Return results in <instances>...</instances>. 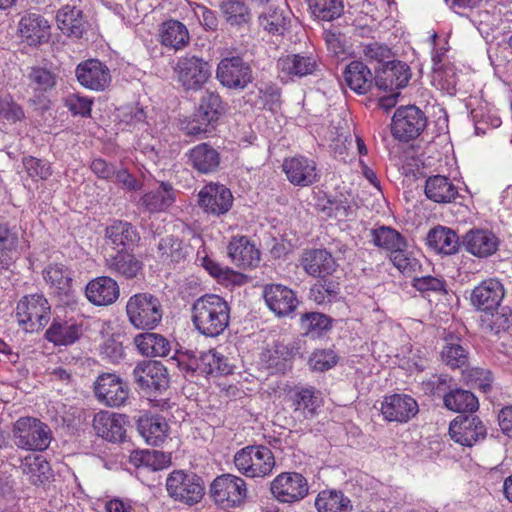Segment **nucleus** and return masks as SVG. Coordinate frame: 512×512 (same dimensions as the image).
<instances>
[{
	"mask_svg": "<svg viewBox=\"0 0 512 512\" xmlns=\"http://www.w3.org/2000/svg\"><path fill=\"white\" fill-rule=\"evenodd\" d=\"M301 328L305 335L319 336L322 332L331 328V320L328 316L319 312H308L301 316Z\"/></svg>",
	"mask_w": 512,
	"mask_h": 512,
	"instance_id": "nucleus-54",
	"label": "nucleus"
},
{
	"mask_svg": "<svg viewBox=\"0 0 512 512\" xmlns=\"http://www.w3.org/2000/svg\"><path fill=\"white\" fill-rule=\"evenodd\" d=\"M410 78V67L400 60H392L383 64L376 72L374 82L380 90L393 92L404 88Z\"/></svg>",
	"mask_w": 512,
	"mask_h": 512,
	"instance_id": "nucleus-19",
	"label": "nucleus"
},
{
	"mask_svg": "<svg viewBox=\"0 0 512 512\" xmlns=\"http://www.w3.org/2000/svg\"><path fill=\"white\" fill-rule=\"evenodd\" d=\"M223 112L224 106L220 95L213 91H205L192 121L186 127L187 134L200 135L209 132V126L217 122Z\"/></svg>",
	"mask_w": 512,
	"mask_h": 512,
	"instance_id": "nucleus-10",
	"label": "nucleus"
},
{
	"mask_svg": "<svg viewBox=\"0 0 512 512\" xmlns=\"http://www.w3.org/2000/svg\"><path fill=\"white\" fill-rule=\"evenodd\" d=\"M105 237L113 249L128 251L138 245L140 234L137 229L127 221L114 220L105 229Z\"/></svg>",
	"mask_w": 512,
	"mask_h": 512,
	"instance_id": "nucleus-29",
	"label": "nucleus"
},
{
	"mask_svg": "<svg viewBox=\"0 0 512 512\" xmlns=\"http://www.w3.org/2000/svg\"><path fill=\"white\" fill-rule=\"evenodd\" d=\"M412 286L421 293L446 294V282L442 278L431 275L414 277Z\"/></svg>",
	"mask_w": 512,
	"mask_h": 512,
	"instance_id": "nucleus-60",
	"label": "nucleus"
},
{
	"mask_svg": "<svg viewBox=\"0 0 512 512\" xmlns=\"http://www.w3.org/2000/svg\"><path fill=\"white\" fill-rule=\"evenodd\" d=\"M282 168L289 182L295 186L307 187L319 179L316 163L304 156L285 159Z\"/></svg>",
	"mask_w": 512,
	"mask_h": 512,
	"instance_id": "nucleus-21",
	"label": "nucleus"
},
{
	"mask_svg": "<svg viewBox=\"0 0 512 512\" xmlns=\"http://www.w3.org/2000/svg\"><path fill=\"white\" fill-rule=\"evenodd\" d=\"M239 473L249 478H264L275 467V457L265 445H248L238 450L233 458Z\"/></svg>",
	"mask_w": 512,
	"mask_h": 512,
	"instance_id": "nucleus-4",
	"label": "nucleus"
},
{
	"mask_svg": "<svg viewBox=\"0 0 512 512\" xmlns=\"http://www.w3.org/2000/svg\"><path fill=\"white\" fill-rule=\"evenodd\" d=\"M15 317L25 332H39L50 321L51 305L43 293L28 294L17 302Z\"/></svg>",
	"mask_w": 512,
	"mask_h": 512,
	"instance_id": "nucleus-3",
	"label": "nucleus"
},
{
	"mask_svg": "<svg viewBox=\"0 0 512 512\" xmlns=\"http://www.w3.org/2000/svg\"><path fill=\"white\" fill-rule=\"evenodd\" d=\"M73 273L63 264H50L43 271L45 282L59 296H70L73 293Z\"/></svg>",
	"mask_w": 512,
	"mask_h": 512,
	"instance_id": "nucleus-36",
	"label": "nucleus"
},
{
	"mask_svg": "<svg viewBox=\"0 0 512 512\" xmlns=\"http://www.w3.org/2000/svg\"><path fill=\"white\" fill-rule=\"evenodd\" d=\"M390 260L393 265L404 275L412 276L420 270V261L415 257L412 251L405 248H400L397 252L390 255Z\"/></svg>",
	"mask_w": 512,
	"mask_h": 512,
	"instance_id": "nucleus-57",
	"label": "nucleus"
},
{
	"mask_svg": "<svg viewBox=\"0 0 512 512\" xmlns=\"http://www.w3.org/2000/svg\"><path fill=\"white\" fill-rule=\"evenodd\" d=\"M291 400L294 411H302L305 417H313L321 404L320 392L314 387L296 388Z\"/></svg>",
	"mask_w": 512,
	"mask_h": 512,
	"instance_id": "nucleus-48",
	"label": "nucleus"
},
{
	"mask_svg": "<svg viewBox=\"0 0 512 512\" xmlns=\"http://www.w3.org/2000/svg\"><path fill=\"white\" fill-rule=\"evenodd\" d=\"M504 297V287L497 279H487L476 286L471 294V303L485 313L500 306Z\"/></svg>",
	"mask_w": 512,
	"mask_h": 512,
	"instance_id": "nucleus-27",
	"label": "nucleus"
},
{
	"mask_svg": "<svg viewBox=\"0 0 512 512\" xmlns=\"http://www.w3.org/2000/svg\"><path fill=\"white\" fill-rule=\"evenodd\" d=\"M76 77L83 87L93 91H104L112 81L109 67L98 59H88L78 64Z\"/></svg>",
	"mask_w": 512,
	"mask_h": 512,
	"instance_id": "nucleus-17",
	"label": "nucleus"
},
{
	"mask_svg": "<svg viewBox=\"0 0 512 512\" xmlns=\"http://www.w3.org/2000/svg\"><path fill=\"white\" fill-rule=\"evenodd\" d=\"M178 82L185 90H200L211 76L208 62L194 55L180 57L174 68Z\"/></svg>",
	"mask_w": 512,
	"mask_h": 512,
	"instance_id": "nucleus-12",
	"label": "nucleus"
},
{
	"mask_svg": "<svg viewBox=\"0 0 512 512\" xmlns=\"http://www.w3.org/2000/svg\"><path fill=\"white\" fill-rule=\"evenodd\" d=\"M227 255L232 264L241 269L257 267L260 251L248 237L234 236L227 245Z\"/></svg>",
	"mask_w": 512,
	"mask_h": 512,
	"instance_id": "nucleus-25",
	"label": "nucleus"
},
{
	"mask_svg": "<svg viewBox=\"0 0 512 512\" xmlns=\"http://www.w3.org/2000/svg\"><path fill=\"white\" fill-rule=\"evenodd\" d=\"M425 114L416 106H402L396 109L392 118V135L407 142L417 138L426 127Z\"/></svg>",
	"mask_w": 512,
	"mask_h": 512,
	"instance_id": "nucleus-11",
	"label": "nucleus"
},
{
	"mask_svg": "<svg viewBox=\"0 0 512 512\" xmlns=\"http://www.w3.org/2000/svg\"><path fill=\"white\" fill-rule=\"evenodd\" d=\"M441 360L447 366L456 369L468 363V351L458 342H447L441 351Z\"/></svg>",
	"mask_w": 512,
	"mask_h": 512,
	"instance_id": "nucleus-55",
	"label": "nucleus"
},
{
	"mask_svg": "<svg viewBox=\"0 0 512 512\" xmlns=\"http://www.w3.org/2000/svg\"><path fill=\"white\" fill-rule=\"evenodd\" d=\"M12 435L15 445L20 449L44 451L51 442L49 426L34 417H21L13 425Z\"/></svg>",
	"mask_w": 512,
	"mask_h": 512,
	"instance_id": "nucleus-5",
	"label": "nucleus"
},
{
	"mask_svg": "<svg viewBox=\"0 0 512 512\" xmlns=\"http://www.w3.org/2000/svg\"><path fill=\"white\" fill-rule=\"evenodd\" d=\"M87 299L97 306L114 303L119 297V286L111 277L101 276L91 280L85 289Z\"/></svg>",
	"mask_w": 512,
	"mask_h": 512,
	"instance_id": "nucleus-31",
	"label": "nucleus"
},
{
	"mask_svg": "<svg viewBox=\"0 0 512 512\" xmlns=\"http://www.w3.org/2000/svg\"><path fill=\"white\" fill-rule=\"evenodd\" d=\"M166 490L173 500L190 506L199 503L205 493L203 479L184 470H173L168 475Z\"/></svg>",
	"mask_w": 512,
	"mask_h": 512,
	"instance_id": "nucleus-7",
	"label": "nucleus"
},
{
	"mask_svg": "<svg viewBox=\"0 0 512 512\" xmlns=\"http://www.w3.org/2000/svg\"><path fill=\"white\" fill-rule=\"evenodd\" d=\"M338 362V356L332 349H317L309 358V364L315 371H326L334 367Z\"/></svg>",
	"mask_w": 512,
	"mask_h": 512,
	"instance_id": "nucleus-61",
	"label": "nucleus"
},
{
	"mask_svg": "<svg viewBox=\"0 0 512 512\" xmlns=\"http://www.w3.org/2000/svg\"><path fill=\"white\" fill-rule=\"evenodd\" d=\"M312 13L319 19L331 21L338 18L343 12L342 0H310Z\"/></svg>",
	"mask_w": 512,
	"mask_h": 512,
	"instance_id": "nucleus-56",
	"label": "nucleus"
},
{
	"mask_svg": "<svg viewBox=\"0 0 512 512\" xmlns=\"http://www.w3.org/2000/svg\"><path fill=\"white\" fill-rule=\"evenodd\" d=\"M20 468L29 482L35 486L44 484L52 476L50 464L41 455L26 456L22 460Z\"/></svg>",
	"mask_w": 512,
	"mask_h": 512,
	"instance_id": "nucleus-43",
	"label": "nucleus"
},
{
	"mask_svg": "<svg viewBox=\"0 0 512 512\" xmlns=\"http://www.w3.org/2000/svg\"><path fill=\"white\" fill-rule=\"evenodd\" d=\"M418 403L406 394H393L386 396L381 405L384 419L390 422L406 423L417 415Z\"/></svg>",
	"mask_w": 512,
	"mask_h": 512,
	"instance_id": "nucleus-20",
	"label": "nucleus"
},
{
	"mask_svg": "<svg viewBox=\"0 0 512 512\" xmlns=\"http://www.w3.org/2000/svg\"><path fill=\"white\" fill-rule=\"evenodd\" d=\"M317 68L313 55L288 54L277 60L278 71L287 77H304L311 75Z\"/></svg>",
	"mask_w": 512,
	"mask_h": 512,
	"instance_id": "nucleus-34",
	"label": "nucleus"
},
{
	"mask_svg": "<svg viewBox=\"0 0 512 512\" xmlns=\"http://www.w3.org/2000/svg\"><path fill=\"white\" fill-rule=\"evenodd\" d=\"M462 244L467 252L478 258H488L499 248V238L488 229H471L463 236Z\"/></svg>",
	"mask_w": 512,
	"mask_h": 512,
	"instance_id": "nucleus-23",
	"label": "nucleus"
},
{
	"mask_svg": "<svg viewBox=\"0 0 512 512\" xmlns=\"http://www.w3.org/2000/svg\"><path fill=\"white\" fill-rule=\"evenodd\" d=\"M138 351L147 357H165L170 353V341L158 333H142L134 338Z\"/></svg>",
	"mask_w": 512,
	"mask_h": 512,
	"instance_id": "nucleus-40",
	"label": "nucleus"
},
{
	"mask_svg": "<svg viewBox=\"0 0 512 512\" xmlns=\"http://www.w3.org/2000/svg\"><path fill=\"white\" fill-rule=\"evenodd\" d=\"M23 165L28 175L32 178L45 180L52 174L51 168L47 162L31 156L23 159Z\"/></svg>",
	"mask_w": 512,
	"mask_h": 512,
	"instance_id": "nucleus-63",
	"label": "nucleus"
},
{
	"mask_svg": "<svg viewBox=\"0 0 512 512\" xmlns=\"http://www.w3.org/2000/svg\"><path fill=\"white\" fill-rule=\"evenodd\" d=\"M427 242L432 249L445 255L456 253L460 246L458 235L452 229L443 226L430 230Z\"/></svg>",
	"mask_w": 512,
	"mask_h": 512,
	"instance_id": "nucleus-42",
	"label": "nucleus"
},
{
	"mask_svg": "<svg viewBox=\"0 0 512 512\" xmlns=\"http://www.w3.org/2000/svg\"><path fill=\"white\" fill-rule=\"evenodd\" d=\"M220 10L230 25H243L250 21V10L242 0H222Z\"/></svg>",
	"mask_w": 512,
	"mask_h": 512,
	"instance_id": "nucleus-51",
	"label": "nucleus"
},
{
	"mask_svg": "<svg viewBox=\"0 0 512 512\" xmlns=\"http://www.w3.org/2000/svg\"><path fill=\"white\" fill-rule=\"evenodd\" d=\"M175 202V193L171 184L162 182L156 189L145 193L139 200V206L149 213L165 211Z\"/></svg>",
	"mask_w": 512,
	"mask_h": 512,
	"instance_id": "nucleus-35",
	"label": "nucleus"
},
{
	"mask_svg": "<svg viewBox=\"0 0 512 512\" xmlns=\"http://www.w3.org/2000/svg\"><path fill=\"white\" fill-rule=\"evenodd\" d=\"M17 32L22 42L30 47H38L49 41L51 26L40 13L26 11L20 17Z\"/></svg>",
	"mask_w": 512,
	"mask_h": 512,
	"instance_id": "nucleus-15",
	"label": "nucleus"
},
{
	"mask_svg": "<svg viewBox=\"0 0 512 512\" xmlns=\"http://www.w3.org/2000/svg\"><path fill=\"white\" fill-rule=\"evenodd\" d=\"M216 78L228 89L244 90L253 82V69L240 56L225 57L217 65Z\"/></svg>",
	"mask_w": 512,
	"mask_h": 512,
	"instance_id": "nucleus-9",
	"label": "nucleus"
},
{
	"mask_svg": "<svg viewBox=\"0 0 512 512\" xmlns=\"http://www.w3.org/2000/svg\"><path fill=\"white\" fill-rule=\"evenodd\" d=\"M159 259L164 263H179L186 257L182 241L174 236L162 238L157 246Z\"/></svg>",
	"mask_w": 512,
	"mask_h": 512,
	"instance_id": "nucleus-52",
	"label": "nucleus"
},
{
	"mask_svg": "<svg viewBox=\"0 0 512 512\" xmlns=\"http://www.w3.org/2000/svg\"><path fill=\"white\" fill-rule=\"evenodd\" d=\"M263 296L269 309L279 317L290 315L298 305L295 292L281 284L266 285Z\"/></svg>",
	"mask_w": 512,
	"mask_h": 512,
	"instance_id": "nucleus-24",
	"label": "nucleus"
},
{
	"mask_svg": "<svg viewBox=\"0 0 512 512\" xmlns=\"http://www.w3.org/2000/svg\"><path fill=\"white\" fill-rule=\"evenodd\" d=\"M188 162L199 173L210 174L220 167L221 156L212 145L200 143L189 150Z\"/></svg>",
	"mask_w": 512,
	"mask_h": 512,
	"instance_id": "nucleus-33",
	"label": "nucleus"
},
{
	"mask_svg": "<svg viewBox=\"0 0 512 512\" xmlns=\"http://www.w3.org/2000/svg\"><path fill=\"white\" fill-rule=\"evenodd\" d=\"M371 234L374 245L389 252L390 255L407 246L406 239L391 227H378L373 229Z\"/></svg>",
	"mask_w": 512,
	"mask_h": 512,
	"instance_id": "nucleus-49",
	"label": "nucleus"
},
{
	"mask_svg": "<svg viewBox=\"0 0 512 512\" xmlns=\"http://www.w3.org/2000/svg\"><path fill=\"white\" fill-rule=\"evenodd\" d=\"M134 382L143 391L162 392L169 387L167 368L160 361L144 360L133 369Z\"/></svg>",
	"mask_w": 512,
	"mask_h": 512,
	"instance_id": "nucleus-14",
	"label": "nucleus"
},
{
	"mask_svg": "<svg viewBox=\"0 0 512 512\" xmlns=\"http://www.w3.org/2000/svg\"><path fill=\"white\" fill-rule=\"evenodd\" d=\"M343 77L346 85L358 94H366L373 85L372 72L361 61L350 62L343 72Z\"/></svg>",
	"mask_w": 512,
	"mask_h": 512,
	"instance_id": "nucleus-37",
	"label": "nucleus"
},
{
	"mask_svg": "<svg viewBox=\"0 0 512 512\" xmlns=\"http://www.w3.org/2000/svg\"><path fill=\"white\" fill-rule=\"evenodd\" d=\"M56 22L62 33L68 36L80 38L85 31L82 11L73 6L66 5L61 8L57 12Z\"/></svg>",
	"mask_w": 512,
	"mask_h": 512,
	"instance_id": "nucleus-41",
	"label": "nucleus"
},
{
	"mask_svg": "<svg viewBox=\"0 0 512 512\" xmlns=\"http://www.w3.org/2000/svg\"><path fill=\"white\" fill-rule=\"evenodd\" d=\"M444 406L457 413H473L479 408L477 397L470 391L461 388L451 389L443 396Z\"/></svg>",
	"mask_w": 512,
	"mask_h": 512,
	"instance_id": "nucleus-44",
	"label": "nucleus"
},
{
	"mask_svg": "<svg viewBox=\"0 0 512 512\" xmlns=\"http://www.w3.org/2000/svg\"><path fill=\"white\" fill-rule=\"evenodd\" d=\"M92 425L96 434L109 442L121 443L125 439V422L121 414L99 411L94 415Z\"/></svg>",
	"mask_w": 512,
	"mask_h": 512,
	"instance_id": "nucleus-26",
	"label": "nucleus"
},
{
	"mask_svg": "<svg viewBox=\"0 0 512 512\" xmlns=\"http://www.w3.org/2000/svg\"><path fill=\"white\" fill-rule=\"evenodd\" d=\"M160 43L166 47L179 50L188 45L190 35L187 27L178 20L170 19L159 28Z\"/></svg>",
	"mask_w": 512,
	"mask_h": 512,
	"instance_id": "nucleus-39",
	"label": "nucleus"
},
{
	"mask_svg": "<svg viewBox=\"0 0 512 512\" xmlns=\"http://www.w3.org/2000/svg\"><path fill=\"white\" fill-rule=\"evenodd\" d=\"M105 266L115 277L132 280L142 274L144 264L133 253L118 250L106 258Z\"/></svg>",
	"mask_w": 512,
	"mask_h": 512,
	"instance_id": "nucleus-28",
	"label": "nucleus"
},
{
	"mask_svg": "<svg viewBox=\"0 0 512 512\" xmlns=\"http://www.w3.org/2000/svg\"><path fill=\"white\" fill-rule=\"evenodd\" d=\"M82 333L81 325L55 319L46 330L45 338L56 346H68L75 343Z\"/></svg>",
	"mask_w": 512,
	"mask_h": 512,
	"instance_id": "nucleus-38",
	"label": "nucleus"
},
{
	"mask_svg": "<svg viewBox=\"0 0 512 512\" xmlns=\"http://www.w3.org/2000/svg\"><path fill=\"white\" fill-rule=\"evenodd\" d=\"M449 435L456 443L472 447L487 436V428L477 416H457L449 425Z\"/></svg>",
	"mask_w": 512,
	"mask_h": 512,
	"instance_id": "nucleus-16",
	"label": "nucleus"
},
{
	"mask_svg": "<svg viewBox=\"0 0 512 512\" xmlns=\"http://www.w3.org/2000/svg\"><path fill=\"white\" fill-rule=\"evenodd\" d=\"M289 17L284 9L272 5L259 13L258 23L264 31L272 35H283L287 30Z\"/></svg>",
	"mask_w": 512,
	"mask_h": 512,
	"instance_id": "nucleus-47",
	"label": "nucleus"
},
{
	"mask_svg": "<svg viewBox=\"0 0 512 512\" xmlns=\"http://www.w3.org/2000/svg\"><path fill=\"white\" fill-rule=\"evenodd\" d=\"M209 494L217 506L229 509L244 504L248 490L244 479L227 473L217 476L211 482Z\"/></svg>",
	"mask_w": 512,
	"mask_h": 512,
	"instance_id": "nucleus-6",
	"label": "nucleus"
},
{
	"mask_svg": "<svg viewBox=\"0 0 512 512\" xmlns=\"http://www.w3.org/2000/svg\"><path fill=\"white\" fill-rule=\"evenodd\" d=\"M200 362L204 375L221 376L233 373V366L229 364L228 359L214 349L202 352Z\"/></svg>",
	"mask_w": 512,
	"mask_h": 512,
	"instance_id": "nucleus-50",
	"label": "nucleus"
},
{
	"mask_svg": "<svg viewBox=\"0 0 512 512\" xmlns=\"http://www.w3.org/2000/svg\"><path fill=\"white\" fill-rule=\"evenodd\" d=\"M300 265L309 276L321 279L332 275L337 268L336 260L326 249L304 250Z\"/></svg>",
	"mask_w": 512,
	"mask_h": 512,
	"instance_id": "nucleus-22",
	"label": "nucleus"
},
{
	"mask_svg": "<svg viewBox=\"0 0 512 512\" xmlns=\"http://www.w3.org/2000/svg\"><path fill=\"white\" fill-rule=\"evenodd\" d=\"M25 117L20 105L11 99H0V118L12 123L22 120Z\"/></svg>",
	"mask_w": 512,
	"mask_h": 512,
	"instance_id": "nucleus-64",
	"label": "nucleus"
},
{
	"mask_svg": "<svg viewBox=\"0 0 512 512\" xmlns=\"http://www.w3.org/2000/svg\"><path fill=\"white\" fill-rule=\"evenodd\" d=\"M137 429L147 444L159 446L167 439L170 428L164 417L144 414L137 421Z\"/></svg>",
	"mask_w": 512,
	"mask_h": 512,
	"instance_id": "nucleus-32",
	"label": "nucleus"
},
{
	"mask_svg": "<svg viewBox=\"0 0 512 512\" xmlns=\"http://www.w3.org/2000/svg\"><path fill=\"white\" fill-rule=\"evenodd\" d=\"M318 512H351V500L338 490H323L315 499Z\"/></svg>",
	"mask_w": 512,
	"mask_h": 512,
	"instance_id": "nucleus-46",
	"label": "nucleus"
},
{
	"mask_svg": "<svg viewBox=\"0 0 512 512\" xmlns=\"http://www.w3.org/2000/svg\"><path fill=\"white\" fill-rule=\"evenodd\" d=\"M198 196L200 207L215 216L226 214L233 205V195L223 184L210 183L201 189Z\"/></svg>",
	"mask_w": 512,
	"mask_h": 512,
	"instance_id": "nucleus-18",
	"label": "nucleus"
},
{
	"mask_svg": "<svg viewBox=\"0 0 512 512\" xmlns=\"http://www.w3.org/2000/svg\"><path fill=\"white\" fill-rule=\"evenodd\" d=\"M270 491L279 502L294 503L308 495L309 485L300 473L282 472L271 482Z\"/></svg>",
	"mask_w": 512,
	"mask_h": 512,
	"instance_id": "nucleus-13",
	"label": "nucleus"
},
{
	"mask_svg": "<svg viewBox=\"0 0 512 512\" xmlns=\"http://www.w3.org/2000/svg\"><path fill=\"white\" fill-rule=\"evenodd\" d=\"M18 245V234L7 222L0 221V254L14 260Z\"/></svg>",
	"mask_w": 512,
	"mask_h": 512,
	"instance_id": "nucleus-59",
	"label": "nucleus"
},
{
	"mask_svg": "<svg viewBox=\"0 0 512 512\" xmlns=\"http://www.w3.org/2000/svg\"><path fill=\"white\" fill-rule=\"evenodd\" d=\"M93 101L78 94H70L64 98L65 107L73 114L88 117L91 114Z\"/></svg>",
	"mask_w": 512,
	"mask_h": 512,
	"instance_id": "nucleus-62",
	"label": "nucleus"
},
{
	"mask_svg": "<svg viewBox=\"0 0 512 512\" xmlns=\"http://www.w3.org/2000/svg\"><path fill=\"white\" fill-rule=\"evenodd\" d=\"M424 193L427 199L438 204H449L459 197L458 187L444 175H432L425 181Z\"/></svg>",
	"mask_w": 512,
	"mask_h": 512,
	"instance_id": "nucleus-30",
	"label": "nucleus"
},
{
	"mask_svg": "<svg viewBox=\"0 0 512 512\" xmlns=\"http://www.w3.org/2000/svg\"><path fill=\"white\" fill-rule=\"evenodd\" d=\"M230 307L216 294H206L192 305V322L196 330L206 337H217L229 325Z\"/></svg>",
	"mask_w": 512,
	"mask_h": 512,
	"instance_id": "nucleus-1",
	"label": "nucleus"
},
{
	"mask_svg": "<svg viewBox=\"0 0 512 512\" xmlns=\"http://www.w3.org/2000/svg\"><path fill=\"white\" fill-rule=\"evenodd\" d=\"M129 462L137 468L158 471L171 464V455L158 450H134L129 456Z\"/></svg>",
	"mask_w": 512,
	"mask_h": 512,
	"instance_id": "nucleus-45",
	"label": "nucleus"
},
{
	"mask_svg": "<svg viewBox=\"0 0 512 512\" xmlns=\"http://www.w3.org/2000/svg\"><path fill=\"white\" fill-rule=\"evenodd\" d=\"M28 79L29 86L38 92H47L56 84L55 75L50 70L42 67H32Z\"/></svg>",
	"mask_w": 512,
	"mask_h": 512,
	"instance_id": "nucleus-58",
	"label": "nucleus"
},
{
	"mask_svg": "<svg viewBox=\"0 0 512 512\" xmlns=\"http://www.w3.org/2000/svg\"><path fill=\"white\" fill-rule=\"evenodd\" d=\"M93 392L99 403L111 408L124 406L130 396L128 384L114 373L100 374L94 381Z\"/></svg>",
	"mask_w": 512,
	"mask_h": 512,
	"instance_id": "nucleus-8",
	"label": "nucleus"
},
{
	"mask_svg": "<svg viewBox=\"0 0 512 512\" xmlns=\"http://www.w3.org/2000/svg\"><path fill=\"white\" fill-rule=\"evenodd\" d=\"M163 314L160 299L149 292L136 293L126 303L128 321L136 329H155L161 323Z\"/></svg>",
	"mask_w": 512,
	"mask_h": 512,
	"instance_id": "nucleus-2",
	"label": "nucleus"
},
{
	"mask_svg": "<svg viewBox=\"0 0 512 512\" xmlns=\"http://www.w3.org/2000/svg\"><path fill=\"white\" fill-rule=\"evenodd\" d=\"M483 327L492 334L505 332L512 324V313L508 308H502L501 311L487 312L482 318Z\"/></svg>",
	"mask_w": 512,
	"mask_h": 512,
	"instance_id": "nucleus-53",
	"label": "nucleus"
}]
</instances>
